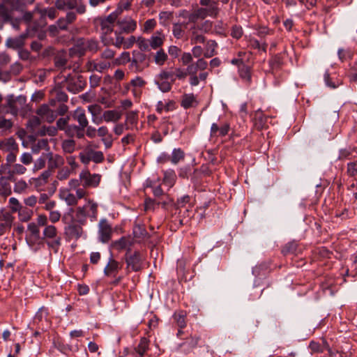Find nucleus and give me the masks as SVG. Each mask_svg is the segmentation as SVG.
Returning <instances> with one entry per match:
<instances>
[{"label": "nucleus", "mask_w": 357, "mask_h": 357, "mask_svg": "<svg viewBox=\"0 0 357 357\" xmlns=\"http://www.w3.org/2000/svg\"><path fill=\"white\" fill-rule=\"evenodd\" d=\"M112 63L109 60L102 59V57L100 60L89 63V69L102 72L104 70L109 68Z\"/></svg>", "instance_id": "nucleus-21"}, {"label": "nucleus", "mask_w": 357, "mask_h": 357, "mask_svg": "<svg viewBox=\"0 0 357 357\" xmlns=\"http://www.w3.org/2000/svg\"><path fill=\"white\" fill-rule=\"evenodd\" d=\"M347 173L349 176H357V160L347 164Z\"/></svg>", "instance_id": "nucleus-50"}, {"label": "nucleus", "mask_w": 357, "mask_h": 357, "mask_svg": "<svg viewBox=\"0 0 357 357\" xmlns=\"http://www.w3.org/2000/svg\"><path fill=\"white\" fill-rule=\"evenodd\" d=\"M121 112L116 110H107L102 114L103 120L105 122H116L121 119Z\"/></svg>", "instance_id": "nucleus-26"}, {"label": "nucleus", "mask_w": 357, "mask_h": 357, "mask_svg": "<svg viewBox=\"0 0 357 357\" xmlns=\"http://www.w3.org/2000/svg\"><path fill=\"white\" fill-rule=\"evenodd\" d=\"M41 119L38 116H32L28 121V126L31 128L32 130H34V129L40 126L41 123Z\"/></svg>", "instance_id": "nucleus-59"}, {"label": "nucleus", "mask_w": 357, "mask_h": 357, "mask_svg": "<svg viewBox=\"0 0 357 357\" xmlns=\"http://www.w3.org/2000/svg\"><path fill=\"white\" fill-rule=\"evenodd\" d=\"M204 6L208 16L212 17H216L219 13L220 9L218 6V2L213 0L210 1V3L207 5H202Z\"/></svg>", "instance_id": "nucleus-29"}, {"label": "nucleus", "mask_w": 357, "mask_h": 357, "mask_svg": "<svg viewBox=\"0 0 357 357\" xmlns=\"http://www.w3.org/2000/svg\"><path fill=\"white\" fill-rule=\"evenodd\" d=\"M46 155H43L40 158H38L34 162L33 167V172H37L39 170L43 169L45 167L46 165Z\"/></svg>", "instance_id": "nucleus-42"}, {"label": "nucleus", "mask_w": 357, "mask_h": 357, "mask_svg": "<svg viewBox=\"0 0 357 357\" xmlns=\"http://www.w3.org/2000/svg\"><path fill=\"white\" fill-rule=\"evenodd\" d=\"M266 116H264V114L261 110H257L255 112L254 117V124L257 129H263L266 125Z\"/></svg>", "instance_id": "nucleus-27"}, {"label": "nucleus", "mask_w": 357, "mask_h": 357, "mask_svg": "<svg viewBox=\"0 0 357 357\" xmlns=\"http://www.w3.org/2000/svg\"><path fill=\"white\" fill-rule=\"evenodd\" d=\"M98 204L93 199H86V204L76 208L75 217L82 224L86 223V218H89L91 221H95L98 218Z\"/></svg>", "instance_id": "nucleus-2"}, {"label": "nucleus", "mask_w": 357, "mask_h": 357, "mask_svg": "<svg viewBox=\"0 0 357 357\" xmlns=\"http://www.w3.org/2000/svg\"><path fill=\"white\" fill-rule=\"evenodd\" d=\"M36 114L42 120L47 123H52L57 116L55 111L50 109L47 105H40L37 109Z\"/></svg>", "instance_id": "nucleus-10"}, {"label": "nucleus", "mask_w": 357, "mask_h": 357, "mask_svg": "<svg viewBox=\"0 0 357 357\" xmlns=\"http://www.w3.org/2000/svg\"><path fill=\"white\" fill-rule=\"evenodd\" d=\"M230 130V125L228 123H213L211 127V137H224L227 135Z\"/></svg>", "instance_id": "nucleus-12"}, {"label": "nucleus", "mask_w": 357, "mask_h": 357, "mask_svg": "<svg viewBox=\"0 0 357 357\" xmlns=\"http://www.w3.org/2000/svg\"><path fill=\"white\" fill-rule=\"evenodd\" d=\"M51 174L52 172L50 169L45 170L38 177L33 178L31 180V182L37 190H43L44 187L48 183Z\"/></svg>", "instance_id": "nucleus-14"}, {"label": "nucleus", "mask_w": 357, "mask_h": 357, "mask_svg": "<svg viewBox=\"0 0 357 357\" xmlns=\"http://www.w3.org/2000/svg\"><path fill=\"white\" fill-rule=\"evenodd\" d=\"M176 108V102L173 100H167L165 101L160 100L156 105L157 112L162 114L163 112L173 111Z\"/></svg>", "instance_id": "nucleus-19"}, {"label": "nucleus", "mask_w": 357, "mask_h": 357, "mask_svg": "<svg viewBox=\"0 0 357 357\" xmlns=\"http://www.w3.org/2000/svg\"><path fill=\"white\" fill-rule=\"evenodd\" d=\"M156 24V21L154 19L146 20L144 25V31L150 32L155 27Z\"/></svg>", "instance_id": "nucleus-61"}, {"label": "nucleus", "mask_w": 357, "mask_h": 357, "mask_svg": "<svg viewBox=\"0 0 357 357\" xmlns=\"http://www.w3.org/2000/svg\"><path fill=\"white\" fill-rule=\"evenodd\" d=\"M112 229L106 220H101L98 225V236L102 243H107L112 237Z\"/></svg>", "instance_id": "nucleus-8"}, {"label": "nucleus", "mask_w": 357, "mask_h": 357, "mask_svg": "<svg viewBox=\"0 0 357 357\" xmlns=\"http://www.w3.org/2000/svg\"><path fill=\"white\" fill-rule=\"evenodd\" d=\"M159 77L160 79H165L167 81H169L171 83H174L175 82V76L174 71H162L160 73Z\"/></svg>", "instance_id": "nucleus-49"}, {"label": "nucleus", "mask_w": 357, "mask_h": 357, "mask_svg": "<svg viewBox=\"0 0 357 357\" xmlns=\"http://www.w3.org/2000/svg\"><path fill=\"white\" fill-rule=\"evenodd\" d=\"M158 85L159 89L162 92L165 93V92H168L171 90L172 83L169 82V81H167L165 79H160V81L158 82Z\"/></svg>", "instance_id": "nucleus-55"}, {"label": "nucleus", "mask_w": 357, "mask_h": 357, "mask_svg": "<svg viewBox=\"0 0 357 357\" xmlns=\"http://www.w3.org/2000/svg\"><path fill=\"white\" fill-rule=\"evenodd\" d=\"M3 141V151L6 152L19 151V146L15 140L10 137Z\"/></svg>", "instance_id": "nucleus-32"}, {"label": "nucleus", "mask_w": 357, "mask_h": 357, "mask_svg": "<svg viewBox=\"0 0 357 357\" xmlns=\"http://www.w3.org/2000/svg\"><path fill=\"white\" fill-rule=\"evenodd\" d=\"M138 120V114L137 112L130 111L126 114V122L130 124L137 123Z\"/></svg>", "instance_id": "nucleus-53"}, {"label": "nucleus", "mask_w": 357, "mask_h": 357, "mask_svg": "<svg viewBox=\"0 0 357 357\" xmlns=\"http://www.w3.org/2000/svg\"><path fill=\"white\" fill-rule=\"evenodd\" d=\"M21 162L24 165H29L33 162V157L30 153H24L20 157Z\"/></svg>", "instance_id": "nucleus-63"}, {"label": "nucleus", "mask_w": 357, "mask_h": 357, "mask_svg": "<svg viewBox=\"0 0 357 357\" xmlns=\"http://www.w3.org/2000/svg\"><path fill=\"white\" fill-rule=\"evenodd\" d=\"M207 16H208V15L207 14L206 9H204V8H199L195 10L192 13H191L188 16V19L189 22L195 24V22L198 20H203L206 18Z\"/></svg>", "instance_id": "nucleus-25"}, {"label": "nucleus", "mask_w": 357, "mask_h": 357, "mask_svg": "<svg viewBox=\"0 0 357 357\" xmlns=\"http://www.w3.org/2000/svg\"><path fill=\"white\" fill-rule=\"evenodd\" d=\"M121 12V10H116L109 15L107 17L99 20L101 36L108 35L114 31V22Z\"/></svg>", "instance_id": "nucleus-5"}, {"label": "nucleus", "mask_w": 357, "mask_h": 357, "mask_svg": "<svg viewBox=\"0 0 357 357\" xmlns=\"http://www.w3.org/2000/svg\"><path fill=\"white\" fill-rule=\"evenodd\" d=\"M250 45L251 46V47H252L254 49L261 50L264 52H266L267 44L265 43L261 44L256 39H250Z\"/></svg>", "instance_id": "nucleus-51"}, {"label": "nucleus", "mask_w": 357, "mask_h": 357, "mask_svg": "<svg viewBox=\"0 0 357 357\" xmlns=\"http://www.w3.org/2000/svg\"><path fill=\"white\" fill-rule=\"evenodd\" d=\"M115 52L110 49H106L105 50L102 54L101 57L102 59L109 60L112 64H114V56Z\"/></svg>", "instance_id": "nucleus-54"}, {"label": "nucleus", "mask_w": 357, "mask_h": 357, "mask_svg": "<svg viewBox=\"0 0 357 357\" xmlns=\"http://www.w3.org/2000/svg\"><path fill=\"white\" fill-rule=\"evenodd\" d=\"M167 59V55L162 50L158 51L154 56L155 63L159 66H162Z\"/></svg>", "instance_id": "nucleus-43"}, {"label": "nucleus", "mask_w": 357, "mask_h": 357, "mask_svg": "<svg viewBox=\"0 0 357 357\" xmlns=\"http://www.w3.org/2000/svg\"><path fill=\"white\" fill-rule=\"evenodd\" d=\"M7 47L13 49H18L22 46V40L20 38H8L6 40Z\"/></svg>", "instance_id": "nucleus-48"}, {"label": "nucleus", "mask_w": 357, "mask_h": 357, "mask_svg": "<svg viewBox=\"0 0 357 357\" xmlns=\"http://www.w3.org/2000/svg\"><path fill=\"white\" fill-rule=\"evenodd\" d=\"M186 24L183 23H175L173 24L172 33L177 39L183 38L185 35Z\"/></svg>", "instance_id": "nucleus-28"}, {"label": "nucleus", "mask_w": 357, "mask_h": 357, "mask_svg": "<svg viewBox=\"0 0 357 357\" xmlns=\"http://www.w3.org/2000/svg\"><path fill=\"white\" fill-rule=\"evenodd\" d=\"M26 172V168L21 164H14L12 169L8 172L9 178L13 177L15 174H24Z\"/></svg>", "instance_id": "nucleus-37"}, {"label": "nucleus", "mask_w": 357, "mask_h": 357, "mask_svg": "<svg viewBox=\"0 0 357 357\" xmlns=\"http://www.w3.org/2000/svg\"><path fill=\"white\" fill-rule=\"evenodd\" d=\"M164 42V36L159 32L153 34L150 40L149 45L154 50L160 47Z\"/></svg>", "instance_id": "nucleus-30"}, {"label": "nucleus", "mask_w": 357, "mask_h": 357, "mask_svg": "<svg viewBox=\"0 0 357 357\" xmlns=\"http://www.w3.org/2000/svg\"><path fill=\"white\" fill-rule=\"evenodd\" d=\"M174 319L180 328H185L186 326L185 314L183 312H175Z\"/></svg>", "instance_id": "nucleus-39"}, {"label": "nucleus", "mask_w": 357, "mask_h": 357, "mask_svg": "<svg viewBox=\"0 0 357 357\" xmlns=\"http://www.w3.org/2000/svg\"><path fill=\"white\" fill-rule=\"evenodd\" d=\"M91 160L96 163L102 162L104 160V155L102 151L89 150Z\"/></svg>", "instance_id": "nucleus-47"}, {"label": "nucleus", "mask_w": 357, "mask_h": 357, "mask_svg": "<svg viewBox=\"0 0 357 357\" xmlns=\"http://www.w3.org/2000/svg\"><path fill=\"white\" fill-rule=\"evenodd\" d=\"M60 198L65 201L68 206H75L77 204V198L69 190L63 189L60 190Z\"/></svg>", "instance_id": "nucleus-20"}, {"label": "nucleus", "mask_w": 357, "mask_h": 357, "mask_svg": "<svg viewBox=\"0 0 357 357\" xmlns=\"http://www.w3.org/2000/svg\"><path fill=\"white\" fill-rule=\"evenodd\" d=\"M27 229L33 237H35L37 239L39 238L40 230H39L38 226L36 224H35V223L29 224L28 227H27Z\"/></svg>", "instance_id": "nucleus-52"}, {"label": "nucleus", "mask_w": 357, "mask_h": 357, "mask_svg": "<svg viewBox=\"0 0 357 357\" xmlns=\"http://www.w3.org/2000/svg\"><path fill=\"white\" fill-rule=\"evenodd\" d=\"M207 66V61L203 58H199L195 63L188 66L186 68L188 75H197L198 70H204Z\"/></svg>", "instance_id": "nucleus-18"}, {"label": "nucleus", "mask_w": 357, "mask_h": 357, "mask_svg": "<svg viewBox=\"0 0 357 357\" xmlns=\"http://www.w3.org/2000/svg\"><path fill=\"white\" fill-rule=\"evenodd\" d=\"M48 217L45 214H39L36 218V222L38 226L46 227L48 225Z\"/></svg>", "instance_id": "nucleus-62"}, {"label": "nucleus", "mask_w": 357, "mask_h": 357, "mask_svg": "<svg viewBox=\"0 0 357 357\" xmlns=\"http://www.w3.org/2000/svg\"><path fill=\"white\" fill-rule=\"evenodd\" d=\"M239 75L247 84L251 82V71L250 68L248 66L243 65L238 70Z\"/></svg>", "instance_id": "nucleus-35"}, {"label": "nucleus", "mask_w": 357, "mask_h": 357, "mask_svg": "<svg viewBox=\"0 0 357 357\" xmlns=\"http://www.w3.org/2000/svg\"><path fill=\"white\" fill-rule=\"evenodd\" d=\"M122 266V264L111 257L104 268V273L107 276L116 277L119 271L121 270Z\"/></svg>", "instance_id": "nucleus-13"}, {"label": "nucleus", "mask_w": 357, "mask_h": 357, "mask_svg": "<svg viewBox=\"0 0 357 357\" xmlns=\"http://www.w3.org/2000/svg\"><path fill=\"white\" fill-rule=\"evenodd\" d=\"M19 151H13V152H8V155H6V165L11 166V165L14 164L17 160V155Z\"/></svg>", "instance_id": "nucleus-60"}, {"label": "nucleus", "mask_w": 357, "mask_h": 357, "mask_svg": "<svg viewBox=\"0 0 357 357\" xmlns=\"http://www.w3.org/2000/svg\"><path fill=\"white\" fill-rule=\"evenodd\" d=\"M62 220L65 225L64 235L68 240H77L84 234V229L82 224L79 221V219H75L71 213L64 214Z\"/></svg>", "instance_id": "nucleus-1"}, {"label": "nucleus", "mask_w": 357, "mask_h": 357, "mask_svg": "<svg viewBox=\"0 0 357 357\" xmlns=\"http://www.w3.org/2000/svg\"><path fill=\"white\" fill-rule=\"evenodd\" d=\"M28 187L27 183L24 180L20 179L15 183L14 191L17 193H23L26 192Z\"/></svg>", "instance_id": "nucleus-45"}, {"label": "nucleus", "mask_w": 357, "mask_h": 357, "mask_svg": "<svg viewBox=\"0 0 357 357\" xmlns=\"http://www.w3.org/2000/svg\"><path fill=\"white\" fill-rule=\"evenodd\" d=\"M203 31L199 30V24H194L190 29V43L191 45H195L198 43H204L205 37L203 35Z\"/></svg>", "instance_id": "nucleus-15"}, {"label": "nucleus", "mask_w": 357, "mask_h": 357, "mask_svg": "<svg viewBox=\"0 0 357 357\" xmlns=\"http://www.w3.org/2000/svg\"><path fill=\"white\" fill-rule=\"evenodd\" d=\"M14 220L15 217L10 212L5 209L0 210V236L10 231Z\"/></svg>", "instance_id": "nucleus-7"}, {"label": "nucleus", "mask_w": 357, "mask_h": 357, "mask_svg": "<svg viewBox=\"0 0 357 357\" xmlns=\"http://www.w3.org/2000/svg\"><path fill=\"white\" fill-rule=\"evenodd\" d=\"M118 25L121 30L120 32L130 33L133 32L137 28V22L131 18H126L118 22Z\"/></svg>", "instance_id": "nucleus-17"}, {"label": "nucleus", "mask_w": 357, "mask_h": 357, "mask_svg": "<svg viewBox=\"0 0 357 357\" xmlns=\"http://www.w3.org/2000/svg\"><path fill=\"white\" fill-rule=\"evenodd\" d=\"M46 158L49 160V169L59 167L64 164L63 158L59 155H53L52 153H50L46 155Z\"/></svg>", "instance_id": "nucleus-22"}, {"label": "nucleus", "mask_w": 357, "mask_h": 357, "mask_svg": "<svg viewBox=\"0 0 357 357\" xmlns=\"http://www.w3.org/2000/svg\"><path fill=\"white\" fill-rule=\"evenodd\" d=\"M324 79H325V82H326L327 86H330L332 89H335L342 84V82L340 80H337L336 82H332L331 78L330 77V76L328 73L325 74Z\"/></svg>", "instance_id": "nucleus-58"}, {"label": "nucleus", "mask_w": 357, "mask_h": 357, "mask_svg": "<svg viewBox=\"0 0 357 357\" xmlns=\"http://www.w3.org/2000/svg\"><path fill=\"white\" fill-rule=\"evenodd\" d=\"M127 268L132 271H139L142 266V257L139 252H135L126 257Z\"/></svg>", "instance_id": "nucleus-11"}, {"label": "nucleus", "mask_w": 357, "mask_h": 357, "mask_svg": "<svg viewBox=\"0 0 357 357\" xmlns=\"http://www.w3.org/2000/svg\"><path fill=\"white\" fill-rule=\"evenodd\" d=\"M101 39L105 45H112L118 48H120L123 43V37L121 36V32L118 31H113L108 35L101 36Z\"/></svg>", "instance_id": "nucleus-9"}, {"label": "nucleus", "mask_w": 357, "mask_h": 357, "mask_svg": "<svg viewBox=\"0 0 357 357\" xmlns=\"http://www.w3.org/2000/svg\"><path fill=\"white\" fill-rule=\"evenodd\" d=\"M73 117L79 123V125L82 128H85L87 127L89 122L84 109L80 107L77 108L74 112Z\"/></svg>", "instance_id": "nucleus-23"}, {"label": "nucleus", "mask_w": 357, "mask_h": 357, "mask_svg": "<svg viewBox=\"0 0 357 357\" xmlns=\"http://www.w3.org/2000/svg\"><path fill=\"white\" fill-rule=\"evenodd\" d=\"M73 171L68 167H63L57 172L56 178L59 181H63L68 178Z\"/></svg>", "instance_id": "nucleus-41"}, {"label": "nucleus", "mask_w": 357, "mask_h": 357, "mask_svg": "<svg viewBox=\"0 0 357 357\" xmlns=\"http://www.w3.org/2000/svg\"><path fill=\"white\" fill-rule=\"evenodd\" d=\"M8 205L11 211H10L12 214L13 213H16L22 207L20 202L15 197H10L8 201Z\"/></svg>", "instance_id": "nucleus-46"}, {"label": "nucleus", "mask_w": 357, "mask_h": 357, "mask_svg": "<svg viewBox=\"0 0 357 357\" xmlns=\"http://www.w3.org/2000/svg\"><path fill=\"white\" fill-rule=\"evenodd\" d=\"M17 213L18 218L22 222H28L32 215V211L23 206L17 211Z\"/></svg>", "instance_id": "nucleus-36"}, {"label": "nucleus", "mask_w": 357, "mask_h": 357, "mask_svg": "<svg viewBox=\"0 0 357 357\" xmlns=\"http://www.w3.org/2000/svg\"><path fill=\"white\" fill-rule=\"evenodd\" d=\"M137 44L138 47L142 51L148 50L149 46L148 40L142 37H139L137 39Z\"/></svg>", "instance_id": "nucleus-64"}, {"label": "nucleus", "mask_w": 357, "mask_h": 357, "mask_svg": "<svg viewBox=\"0 0 357 357\" xmlns=\"http://www.w3.org/2000/svg\"><path fill=\"white\" fill-rule=\"evenodd\" d=\"M43 234L49 249L57 253L61 245V237L58 235L56 227L53 225H46Z\"/></svg>", "instance_id": "nucleus-4"}, {"label": "nucleus", "mask_w": 357, "mask_h": 357, "mask_svg": "<svg viewBox=\"0 0 357 357\" xmlns=\"http://www.w3.org/2000/svg\"><path fill=\"white\" fill-rule=\"evenodd\" d=\"M61 146L65 153H72L75 150V142L73 139H66L63 141Z\"/></svg>", "instance_id": "nucleus-38"}, {"label": "nucleus", "mask_w": 357, "mask_h": 357, "mask_svg": "<svg viewBox=\"0 0 357 357\" xmlns=\"http://www.w3.org/2000/svg\"><path fill=\"white\" fill-rule=\"evenodd\" d=\"M184 158V153L181 149H175L173 150L170 160L173 164H177L179 161Z\"/></svg>", "instance_id": "nucleus-40"}, {"label": "nucleus", "mask_w": 357, "mask_h": 357, "mask_svg": "<svg viewBox=\"0 0 357 357\" xmlns=\"http://www.w3.org/2000/svg\"><path fill=\"white\" fill-rule=\"evenodd\" d=\"M61 218V213L59 211L54 210L49 213L48 219L52 223L58 222Z\"/></svg>", "instance_id": "nucleus-56"}, {"label": "nucleus", "mask_w": 357, "mask_h": 357, "mask_svg": "<svg viewBox=\"0 0 357 357\" xmlns=\"http://www.w3.org/2000/svg\"><path fill=\"white\" fill-rule=\"evenodd\" d=\"M149 340L146 337H142L139 344L135 348V351L139 356L143 357L144 354L149 349Z\"/></svg>", "instance_id": "nucleus-31"}, {"label": "nucleus", "mask_w": 357, "mask_h": 357, "mask_svg": "<svg viewBox=\"0 0 357 357\" xmlns=\"http://www.w3.org/2000/svg\"><path fill=\"white\" fill-rule=\"evenodd\" d=\"M198 104L197 96L193 93H184L181 97V106L185 109L195 107Z\"/></svg>", "instance_id": "nucleus-16"}, {"label": "nucleus", "mask_w": 357, "mask_h": 357, "mask_svg": "<svg viewBox=\"0 0 357 357\" xmlns=\"http://www.w3.org/2000/svg\"><path fill=\"white\" fill-rule=\"evenodd\" d=\"M98 50V43L94 39L78 38L73 47L70 48L71 55L78 57L85 55L87 52L94 53Z\"/></svg>", "instance_id": "nucleus-3"}, {"label": "nucleus", "mask_w": 357, "mask_h": 357, "mask_svg": "<svg viewBox=\"0 0 357 357\" xmlns=\"http://www.w3.org/2000/svg\"><path fill=\"white\" fill-rule=\"evenodd\" d=\"M100 175L91 174L88 169L82 170L79 174V180L84 188H96L100 181Z\"/></svg>", "instance_id": "nucleus-6"}, {"label": "nucleus", "mask_w": 357, "mask_h": 357, "mask_svg": "<svg viewBox=\"0 0 357 357\" xmlns=\"http://www.w3.org/2000/svg\"><path fill=\"white\" fill-rule=\"evenodd\" d=\"M218 43L213 40L206 41L204 48V56L206 58H211L217 54Z\"/></svg>", "instance_id": "nucleus-24"}, {"label": "nucleus", "mask_w": 357, "mask_h": 357, "mask_svg": "<svg viewBox=\"0 0 357 357\" xmlns=\"http://www.w3.org/2000/svg\"><path fill=\"white\" fill-rule=\"evenodd\" d=\"M176 179V175L174 171L170 170L165 172L163 183L168 187L172 188L174 185Z\"/></svg>", "instance_id": "nucleus-34"}, {"label": "nucleus", "mask_w": 357, "mask_h": 357, "mask_svg": "<svg viewBox=\"0 0 357 357\" xmlns=\"http://www.w3.org/2000/svg\"><path fill=\"white\" fill-rule=\"evenodd\" d=\"M309 347L312 352L315 353H322L324 351V346L314 341L310 343Z\"/></svg>", "instance_id": "nucleus-57"}, {"label": "nucleus", "mask_w": 357, "mask_h": 357, "mask_svg": "<svg viewBox=\"0 0 357 357\" xmlns=\"http://www.w3.org/2000/svg\"><path fill=\"white\" fill-rule=\"evenodd\" d=\"M11 194L10 185L4 177L0 178V195L6 197Z\"/></svg>", "instance_id": "nucleus-33"}, {"label": "nucleus", "mask_w": 357, "mask_h": 357, "mask_svg": "<svg viewBox=\"0 0 357 357\" xmlns=\"http://www.w3.org/2000/svg\"><path fill=\"white\" fill-rule=\"evenodd\" d=\"M130 60V53L128 52H123L120 56L114 59V65H124Z\"/></svg>", "instance_id": "nucleus-44"}]
</instances>
